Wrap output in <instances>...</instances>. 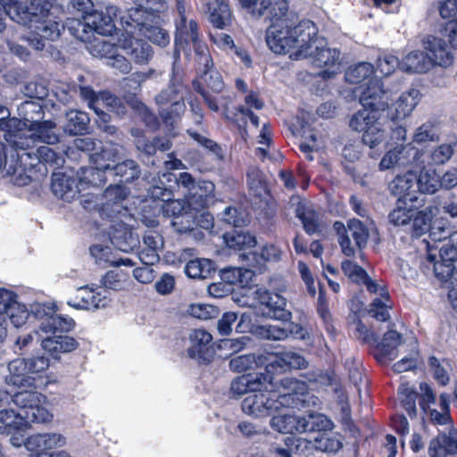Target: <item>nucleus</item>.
Masks as SVG:
<instances>
[{
	"label": "nucleus",
	"instance_id": "obj_1",
	"mask_svg": "<svg viewBox=\"0 0 457 457\" xmlns=\"http://www.w3.org/2000/svg\"><path fill=\"white\" fill-rule=\"evenodd\" d=\"M267 12L271 25L266 32V42L270 49L276 54H290L304 47L311 36L316 33V28L311 21H303L296 25L297 17L288 12L287 0L270 1L263 15Z\"/></svg>",
	"mask_w": 457,
	"mask_h": 457
},
{
	"label": "nucleus",
	"instance_id": "obj_2",
	"mask_svg": "<svg viewBox=\"0 0 457 457\" xmlns=\"http://www.w3.org/2000/svg\"><path fill=\"white\" fill-rule=\"evenodd\" d=\"M391 94L383 90L378 79L370 82L361 95L359 110L350 120V127L356 131H362V142L370 148H374L386 138L384 112L388 107Z\"/></svg>",
	"mask_w": 457,
	"mask_h": 457
},
{
	"label": "nucleus",
	"instance_id": "obj_3",
	"mask_svg": "<svg viewBox=\"0 0 457 457\" xmlns=\"http://www.w3.org/2000/svg\"><path fill=\"white\" fill-rule=\"evenodd\" d=\"M308 386L293 378L281 379L277 391L263 390L248 395L242 402V411L254 418H264L282 408H300L305 402Z\"/></svg>",
	"mask_w": 457,
	"mask_h": 457
},
{
	"label": "nucleus",
	"instance_id": "obj_4",
	"mask_svg": "<svg viewBox=\"0 0 457 457\" xmlns=\"http://www.w3.org/2000/svg\"><path fill=\"white\" fill-rule=\"evenodd\" d=\"M25 124L15 118L1 124V130L4 132V139L10 146V156L15 160V165L10 164L6 174L15 175L30 170L40 162L38 148L34 150L33 138L22 134Z\"/></svg>",
	"mask_w": 457,
	"mask_h": 457
},
{
	"label": "nucleus",
	"instance_id": "obj_5",
	"mask_svg": "<svg viewBox=\"0 0 457 457\" xmlns=\"http://www.w3.org/2000/svg\"><path fill=\"white\" fill-rule=\"evenodd\" d=\"M341 52L336 47L328 46V42L320 37L311 36L303 48L291 54L295 60L309 58L312 64L322 69L319 76L324 79H330L341 72Z\"/></svg>",
	"mask_w": 457,
	"mask_h": 457
},
{
	"label": "nucleus",
	"instance_id": "obj_6",
	"mask_svg": "<svg viewBox=\"0 0 457 457\" xmlns=\"http://www.w3.org/2000/svg\"><path fill=\"white\" fill-rule=\"evenodd\" d=\"M341 268L345 276L352 281L366 286L368 291L376 294L378 296L372 300L369 308V314L379 321H386L389 319V294L386 288L372 280L361 267L346 260L342 262Z\"/></svg>",
	"mask_w": 457,
	"mask_h": 457
},
{
	"label": "nucleus",
	"instance_id": "obj_7",
	"mask_svg": "<svg viewBox=\"0 0 457 457\" xmlns=\"http://www.w3.org/2000/svg\"><path fill=\"white\" fill-rule=\"evenodd\" d=\"M179 18L176 21L175 45L177 51H186L190 46H193L196 55L197 63L209 65L210 54L207 47L202 43L199 37L196 22L188 17L187 8L183 0H176Z\"/></svg>",
	"mask_w": 457,
	"mask_h": 457
},
{
	"label": "nucleus",
	"instance_id": "obj_8",
	"mask_svg": "<svg viewBox=\"0 0 457 457\" xmlns=\"http://www.w3.org/2000/svg\"><path fill=\"white\" fill-rule=\"evenodd\" d=\"M79 27L81 29V34H77L76 37L87 43V50L89 54L97 58L104 59L106 65L117 70L122 74H128L132 70V65L127 58L119 53V42L112 43L110 40H105L101 37H94L89 40L90 36L86 31L87 24L79 22Z\"/></svg>",
	"mask_w": 457,
	"mask_h": 457
},
{
	"label": "nucleus",
	"instance_id": "obj_9",
	"mask_svg": "<svg viewBox=\"0 0 457 457\" xmlns=\"http://www.w3.org/2000/svg\"><path fill=\"white\" fill-rule=\"evenodd\" d=\"M440 260H436V254L428 250V261L433 264L436 277L449 288L448 297L453 307L457 310V250L448 248L446 245L440 247Z\"/></svg>",
	"mask_w": 457,
	"mask_h": 457
},
{
	"label": "nucleus",
	"instance_id": "obj_10",
	"mask_svg": "<svg viewBox=\"0 0 457 457\" xmlns=\"http://www.w3.org/2000/svg\"><path fill=\"white\" fill-rule=\"evenodd\" d=\"M46 396L32 386L12 394V403L23 409L24 416L29 420L37 423H47L53 420V414L44 406Z\"/></svg>",
	"mask_w": 457,
	"mask_h": 457
},
{
	"label": "nucleus",
	"instance_id": "obj_11",
	"mask_svg": "<svg viewBox=\"0 0 457 457\" xmlns=\"http://www.w3.org/2000/svg\"><path fill=\"white\" fill-rule=\"evenodd\" d=\"M420 406L429 420L436 425H447L452 423L450 416V395L441 394L439 396V411L436 408L437 402L435 392L427 383L420 385Z\"/></svg>",
	"mask_w": 457,
	"mask_h": 457
},
{
	"label": "nucleus",
	"instance_id": "obj_12",
	"mask_svg": "<svg viewBox=\"0 0 457 457\" xmlns=\"http://www.w3.org/2000/svg\"><path fill=\"white\" fill-rule=\"evenodd\" d=\"M422 155V152L412 143L397 144L384 154L378 167L380 170L406 167L411 164L418 167L424 164V161L420 160Z\"/></svg>",
	"mask_w": 457,
	"mask_h": 457
},
{
	"label": "nucleus",
	"instance_id": "obj_13",
	"mask_svg": "<svg viewBox=\"0 0 457 457\" xmlns=\"http://www.w3.org/2000/svg\"><path fill=\"white\" fill-rule=\"evenodd\" d=\"M34 30L26 37L28 44L37 51H41L46 46V41H54L60 36V24L46 17L34 18L28 23H22Z\"/></svg>",
	"mask_w": 457,
	"mask_h": 457
},
{
	"label": "nucleus",
	"instance_id": "obj_14",
	"mask_svg": "<svg viewBox=\"0 0 457 457\" xmlns=\"http://www.w3.org/2000/svg\"><path fill=\"white\" fill-rule=\"evenodd\" d=\"M109 301L106 289L86 285L76 289L74 296L67 301V304L77 310L92 311L106 307Z\"/></svg>",
	"mask_w": 457,
	"mask_h": 457
},
{
	"label": "nucleus",
	"instance_id": "obj_15",
	"mask_svg": "<svg viewBox=\"0 0 457 457\" xmlns=\"http://www.w3.org/2000/svg\"><path fill=\"white\" fill-rule=\"evenodd\" d=\"M46 10V7L40 6L37 0L31 2V7L24 6V9L21 8V4H19V2L3 4L0 0V33L6 28L5 16L17 23H28L33 21L35 15L45 13Z\"/></svg>",
	"mask_w": 457,
	"mask_h": 457
},
{
	"label": "nucleus",
	"instance_id": "obj_16",
	"mask_svg": "<svg viewBox=\"0 0 457 457\" xmlns=\"http://www.w3.org/2000/svg\"><path fill=\"white\" fill-rule=\"evenodd\" d=\"M121 34L118 38L119 47L127 55V60L138 65L146 64L154 55L152 46L143 39L137 38L131 33Z\"/></svg>",
	"mask_w": 457,
	"mask_h": 457
},
{
	"label": "nucleus",
	"instance_id": "obj_17",
	"mask_svg": "<svg viewBox=\"0 0 457 457\" xmlns=\"http://www.w3.org/2000/svg\"><path fill=\"white\" fill-rule=\"evenodd\" d=\"M273 378V375L263 372L244 374L231 381L230 392L234 396L240 397L248 393L268 390Z\"/></svg>",
	"mask_w": 457,
	"mask_h": 457
},
{
	"label": "nucleus",
	"instance_id": "obj_18",
	"mask_svg": "<svg viewBox=\"0 0 457 457\" xmlns=\"http://www.w3.org/2000/svg\"><path fill=\"white\" fill-rule=\"evenodd\" d=\"M368 238V228L361 220L353 219L347 223V233L341 235L338 242L344 254L352 256L356 247L361 249L367 245Z\"/></svg>",
	"mask_w": 457,
	"mask_h": 457
},
{
	"label": "nucleus",
	"instance_id": "obj_19",
	"mask_svg": "<svg viewBox=\"0 0 457 457\" xmlns=\"http://www.w3.org/2000/svg\"><path fill=\"white\" fill-rule=\"evenodd\" d=\"M424 199L419 196L397 198L388 214L389 222L395 227H404L411 223L416 211L424 205Z\"/></svg>",
	"mask_w": 457,
	"mask_h": 457
},
{
	"label": "nucleus",
	"instance_id": "obj_20",
	"mask_svg": "<svg viewBox=\"0 0 457 457\" xmlns=\"http://www.w3.org/2000/svg\"><path fill=\"white\" fill-rule=\"evenodd\" d=\"M254 298L265 307V315L278 320H288L292 314L287 309V300L279 294H271L264 288L254 291Z\"/></svg>",
	"mask_w": 457,
	"mask_h": 457
},
{
	"label": "nucleus",
	"instance_id": "obj_21",
	"mask_svg": "<svg viewBox=\"0 0 457 457\" xmlns=\"http://www.w3.org/2000/svg\"><path fill=\"white\" fill-rule=\"evenodd\" d=\"M268 374L281 373L289 370H302L308 366L305 358L297 352L285 351L267 353Z\"/></svg>",
	"mask_w": 457,
	"mask_h": 457
},
{
	"label": "nucleus",
	"instance_id": "obj_22",
	"mask_svg": "<svg viewBox=\"0 0 457 457\" xmlns=\"http://www.w3.org/2000/svg\"><path fill=\"white\" fill-rule=\"evenodd\" d=\"M187 354L200 362H207L212 355V336L204 329H195L189 335Z\"/></svg>",
	"mask_w": 457,
	"mask_h": 457
},
{
	"label": "nucleus",
	"instance_id": "obj_23",
	"mask_svg": "<svg viewBox=\"0 0 457 457\" xmlns=\"http://www.w3.org/2000/svg\"><path fill=\"white\" fill-rule=\"evenodd\" d=\"M118 6L109 4L101 12H93L88 18L87 25L99 35L110 36L115 29V20L120 14Z\"/></svg>",
	"mask_w": 457,
	"mask_h": 457
},
{
	"label": "nucleus",
	"instance_id": "obj_24",
	"mask_svg": "<svg viewBox=\"0 0 457 457\" xmlns=\"http://www.w3.org/2000/svg\"><path fill=\"white\" fill-rule=\"evenodd\" d=\"M67 440L59 433H44L29 436L26 441V447L29 451L39 452L38 457H46L48 451L62 447Z\"/></svg>",
	"mask_w": 457,
	"mask_h": 457
},
{
	"label": "nucleus",
	"instance_id": "obj_25",
	"mask_svg": "<svg viewBox=\"0 0 457 457\" xmlns=\"http://www.w3.org/2000/svg\"><path fill=\"white\" fill-rule=\"evenodd\" d=\"M424 48L426 57L430 61V67L451 64L453 57L444 39L435 36H428L424 40Z\"/></svg>",
	"mask_w": 457,
	"mask_h": 457
},
{
	"label": "nucleus",
	"instance_id": "obj_26",
	"mask_svg": "<svg viewBox=\"0 0 457 457\" xmlns=\"http://www.w3.org/2000/svg\"><path fill=\"white\" fill-rule=\"evenodd\" d=\"M440 16L446 22L442 33L448 37L453 47L457 48V0H443L438 4Z\"/></svg>",
	"mask_w": 457,
	"mask_h": 457
},
{
	"label": "nucleus",
	"instance_id": "obj_27",
	"mask_svg": "<svg viewBox=\"0 0 457 457\" xmlns=\"http://www.w3.org/2000/svg\"><path fill=\"white\" fill-rule=\"evenodd\" d=\"M421 99V94L417 88H411L403 92L394 104V109L387 116L392 120H403L410 116Z\"/></svg>",
	"mask_w": 457,
	"mask_h": 457
},
{
	"label": "nucleus",
	"instance_id": "obj_28",
	"mask_svg": "<svg viewBox=\"0 0 457 457\" xmlns=\"http://www.w3.org/2000/svg\"><path fill=\"white\" fill-rule=\"evenodd\" d=\"M428 453L429 457H447L457 454V430L451 429L448 434L439 433L432 438Z\"/></svg>",
	"mask_w": 457,
	"mask_h": 457
},
{
	"label": "nucleus",
	"instance_id": "obj_29",
	"mask_svg": "<svg viewBox=\"0 0 457 457\" xmlns=\"http://www.w3.org/2000/svg\"><path fill=\"white\" fill-rule=\"evenodd\" d=\"M151 195L163 202L160 210L164 216L175 219L187 211V204H186L184 200L172 199L173 195L171 191L165 187L161 186L154 187L151 190Z\"/></svg>",
	"mask_w": 457,
	"mask_h": 457
},
{
	"label": "nucleus",
	"instance_id": "obj_30",
	"mask_svg": "<svg viewBox=\"0 0 457 457\" xmlns=\"http://www.w3.org/2000/svg\"><path fill=\"white\" fill-rule=\"evenodd\" d=\"M51 189L54 195L70 202L80 192L76 179L62 172H54L52 175Z\"/></svg>",
	"mask_w": 457,
	"mask_h": 457
},
{
	"label": "nucleus",
	"instance_id": "obj_31",
	"mask_svg": "<svg viewBox=\"0 0 457 457\" xmlns=\"http://www.w3.org/2000/svg\"><path fill=\"white\" fill-rule=\"evenodd\" d=\"M215 186L208 180L198 181L195 190L187 199L189 209L200 211L207 208L214 199Z\"/></svg>",
	"mask_w": 457,
	"mask_h": 457
},
{
	"label": "nucleus",
	"instance_id": "obj_32",
	"mask_svg": "<svg viewBox=\"0 0 457 457\" xmlns=\"http://www.w3.org/2000/svg\"><path fill=\"white\" fill-rule=\"evenodd\" d=\"M98 150L89 155L90 161L99 170H111L119 160L120 147L110 142L103 145L98 141Z\"/></svg>",
	"mask_w": 457,
	"mask_h": 457
},
{
	"label": "nucleus",
	"instance_id": "obj_33",
	"mask_svg": "<svg viewBox=\"0 0 457 457\" xmlns=\"http://www.w3.org/2000/svg\"><path fill=\"white\" fill-rule=\"evenodd\" d=\"M193 211L188 208V211L172 219L170 225L177 232L187 233L193 230L195 225H199L206 229L212 227V217L209 213H203L201 215L203 220H201L196 219Z\"/></svg>",
	"mask_w": 457,
	"mask_h": 457
},
{
	"label": "nucleus",
	"instance_id": "obj_34",
	"mask_svg": "<svg viewBox=\"0 0 457 457\" xmlns=\"http://www.w3.org/2000/svg\"><path fill=\"white\" fill-rule=\"evenodd\" d=\"M290 204L294 207L296 216L302 220L303 228L308 234H313L319 229L318 215L312 207L298 196L290 199Z\"/></svg>",
	"mask_w": 457,
	"mask_h": 457
},
{
	"label": "nucleus",
	"instance_id": "obj_35",
	"mask_svg": "<svg viewBox=\"0 0 457 457\" xmlns=\"http://www.w3.org/2000/svg\"><path fill=\"white\" fill-rule=\"evenodd\" d=\"M374 73V67L370 62H360L354 66H351L347 69L345 72V80L351 84H359L366 79H369L367 83L359 87L357 89L360 91V96L361 92L370 85V82L374 79H378L384 89V84L382 81L377 77L370 78V76Z\"/></svg>",
	"mask_w": 457,
	"mask_h": 457
},
{
	"label": "nucleus",
	"instance_id": "obj_36",
	"mask_svg": "<svg viewBox=\"0 0 457 457\" xmlns=\"http://www.w3.org/2000/svg\"><path fill=\"white\" fill-rule=\"evenodd\" d=\"M9 375L6 377L7 384L21 388L30 387L34 385V378L29 375L25 359H15L8 364Z\"/></svg>",
	"mask_w": 457,
	"mask_h": 457
},
{
	"label": "nucleus",
	"instance_id": "obj_37",
	"mask_svg": "<svg viewBox=\"0 0 457 457\" xmlns=\"http://www.w3.org/2000/svg\"><path fill=\"white\" fill-rule=\"evenodd\" d=\"M104 197L105 203L103 205V210L104 212L108 213L110 217L114 218L121 214V212H127L122 204V201L126 197L124 187L117 185L111 186L104 190Z\"/></svg>",
	"mask_w": 457,
	"mask_h": 457
},
{
	"label": "nucleus",
	"instance_id": "obj_38",
	"mask_svg": "<svg viewBox=\"0 0 457 457\" xmlns=\"http://www.w3.org/2000/svg\"><path fill=\"white\" fill-rule=\"evenodd\" d=\"M55 123L52 120L37 121L30 123V127L26 130V137H31L33 142L37 140L48 145H54L59 142V135L55 132Z\"/></svg>",
	"mask_w": 457,
	"mask_h": 457
},
{
	"label": "nucleus",
	"instance_id": "obj_39",
	"mask_svg": "<svg viewBox=\"0 0 457 457\" xmlns=\"http://www.w3.org/2000/svg\"><path fill=\"white\" fill-rule=\"evenodd\" d=\"M41 345L44 350L56 358L61 353L75 350L78 347V343L71 337L66 335H54L42 339Z\"/></svg>",
	"mask_w": 457,
	"mask_h": 457
},
{
	"label": "nucleus",
	"instance_id": "obj_40",
	"mask_svg": "<svg viewBox=\"0 0 457 457\" xmlns=\"http://www.w3.org/2000/svg\"><path fill=\"white\" fill-rule=\"evenodd\" d=\"M416 180L417 174L410 170L397 176L390 183V191L397 198L418 196Z\"/></svg>",
	"mask_w": 457,
	"mask_h": 457
},
{
	"label": "nucleus",
	"instance_id": "obj_41",
	"mask_svg": "<svg viewBox=\"0 0 457 457\" xmlns=\"http://www.w3.org/2000/svg\"><path fill=\"white\" fill-rule=\"evenodd\" d=\"M205 1L210 13L209 20L211 23L217 29H223L229 23L231 19V12L228 4L225 0Z\"/></svg>",
	"mask_w": 457,
	"mask_h": 457
},
{
	"label": "nucleus",
	"instance_id": "obj_42",
	"mask_svg": "<svg viewBox=\"0 0 457 457\" xmlns=\"http://www.w3.org/2000/svg\"><path fill=\"white\" fill-rule=\"evenodd\" d=\"M270 427L282 434L303 433V416L299 415H275L270 421Z\"/></svg>",
	"mask_w": 457,
	"mask_h": 457
},
{
	"label": "nucleus",
	"instance_id": "obj_43",
	"mask_svg": "<svg viewBox=\"0 0 457 457\" xmlns=\"http://www.w3.org/2000/svg\"><path fill=\"white\" fill-rule=\"evenodd\" d=\"M32 422L26 416L16 413L12 409H0V433L11 434L12 430H22Z\"/></svg>",
	"mask_w": 457,
	"mask_h": 457
},
{
	"label": "nucleus",
	"instance_id": "obj_44",
	"mask_svg": "<svg viewBox=\"0 0 457 457\" xmlns=\"http://www.w3.org/2000/svg\"><path fill=\"white\" fill-rule=\"evenodd\" d=\"M264 366L268 374L267 353L244 354L232 358L229 361V367L233 371L243 372L253 367Z\"/></svg>",
	"mask_w": 457,
	"mask_h": 457
},
{
	"label": "nucleus",
	"instance_id": "obj_45",
	"mask_svg": "<svg viewBox=\"0 0 457 457\" xmlns=\"http://www.w3.org/2000/svg\"><path fill=\"white\" fill-rule=\"evenodd\" d=\"M74 326V320L70 317H62L58 314L46 315L42 317L38 328L41 332L56 334L67 332Z\"/></svg>",
	"mask_w": 457,
	"mask_h": 457
},
{
	"label": "nucleus",
	"instance_id": "obj_46",
	"mask_svg": "<svg viewBox=\"0 0 457 457\" xmlns=\"http://www.w3.org/2000/svg\"><path fill=\"white\" fill-rule=\"evenodd\" d=\"M457 147V138L450 137L446 142L442 143L431 149L428 155V165H443L451 160Z\"/></svg>",
	"mask_w": 457,
	"mask_h": 457
},
{
	"label": "nucleus",
	"instance_id": "obj_47",
	"mask_svg": "<svg viewBox=\"0 0 457 457\" xmlns=\"http://www.w3.org/2000/svg\"><path fill=\"white\" fill-rule=\"evenodd\" d=\"M400 69L409 73H422L430 69V61L421 51H412L401 61Z\"/></svg>",
	"mask_w": 457,
	"mask_h": 457
},
{
	"label": "nucleus",
	"instance_id": "obj_48",
	"mask_svg": "<svg viewBox=\"0 0 457 457\" xmlns=\"http://www.w3.org/2000/svg\"><path fill=\"white\" fill-rule=\"evenodd\" d=\"M437 209L435 206H427L422 210L416 211L414 218H412V234L415 237H420L429 232L432 219L436 214Z\"/></svg>",
	"mask_w": 457,
	"mask_h": 457
},
{
	"label": "nucleus",
	"instance_id": "obj_49",
	"mask_svg": "<svg viewBox=\"0 0 457 457\" xmlns=\"http://www.w3.org/2000/svg\"><path fill=\"white\" fill-rule=\"evenodd\" d=\"M19 114L22 116V119L18 120L25 124L22 129V134L28 133L26 130L30 127V123H36L43 118V108L39 102L37 101H26L18 107Z\"/></svg>",
	"mask_w": 457,
	"mask_h": 457
},
{
	"label": "nucleus",
	"instance_id": "obj_50",
	"mask_svg": "<svg viewBox=\"0 0 457 457\" xmlns=\"http://www.w3.org/2000/svg\"><path fill=\"white\" fill-rule=\"evenodd\" d=\"M441 129L435 121L428 120L419 126L413 135L412 143L424 145L432 142H437L440 139Z\"/></svg>",
	"mask_w": 457,
	"mask_h": 457
},
{
	"label": "nucleus",
	"instance_id": "obj_51",
	"mask_svg": "<svg viewBox=\"0 0 457 457\" xmlns=\"http://www.w3.org/2000/svg\"><path fill=\"white\" fill-rule=\"evenodd\" d=\"M80 191L87 186L100 187L105 181L104 171L96 168V165L89 167H81L77 172L76 178Z\"/></svg>",
	"mask_w": 457,
	"mask_h": 457
},
{
	"label": "nucleus",
	"instance_id": "obj_52",
	"mask_svg": "<svg viewBox=\"0 0 457 457\" xmlns=\"http://www.w3.org/2000/svg\"><path fill=\"white\" fill-rule=\"evenodd\" d=\"M402 336L396 330L390 328L385 334L381 341L378 339L376 346L379 347L382 354L392 360L397 356V348L402 345Z\"/></svg>",
	"mask_w": 457,
	"mask_h": 457
},
{
	"label": "nucleus",
	"instance_id": "obj_53",
	"mask_svg": "<svg viewBox=\"0 0 457 457\" xmlns=\"http://www.w3.org/2000/svg\"><path fill=\"white\" fill-rule=\"evenodd\" d=\"M334 424L326 415L310 412L303 416V433L331 430Z\"/></svg>",
	"mask_w": 457,
	"mask_h": 457
},
{
	"label": "nucleus",
	"instance_id": "obj_54",
	"mask_svg": "<svg viewBox=\"0 0 457 457\" xmlns=\"http://www.w3.org/2000/svg\"><path fill=\"white\" fill-rule=\"evenodd\" d=\"M89 118L86 112L71 110L66 112L64 131L70 135H78L87 130Z\"/></svg>",
	"mask_w": 457,
	"mask_h": 457
},
{
	"label": "nucleus",
	"instance_id": "obj_55",
	"mask_svg": "<svg viewBox=\"0 0 457 457\" xmlns=\"http://www.w3.org/2000/svg\"><path fill=\"white\" fill-rule=\"evenodd\" d=\"M198 65L199 70L202 71L201 79L206 84V87L213 93H221L225 85L220 72L213 69L212 59L210 58L208 66H205L204 63Z\"/></svg>",
	"mask_w": 457,
	"mask_h": 457
},
{
	"label": "nucleus",
	"instance_id": "obj_56",
	"mask_svg": "<svg viewBox=\"0 0 457 457\" xmlns=\"http://www.w3.org/2000/svg\"><path fill=\"white\" fill-rule=\"evenodd\" d=\"M417 191L422 194H435L440 188L439 178L434 170H427L424 167L417 175Z\"/></svg>",
	"mask_w": 457,
	"mask_h": 457
},
{
	"label": "nucleus",
	"instance_id": "obj_57",
	"mask_svg": "<svg viewBox=\"0 0 457 457\" xmlns=\"http://www.w3.org/2000/svg\"><path fill=\"white\" fill-rule=\"evenodd\" d=\"M120 100L113 95L108 92H102L97 95L95 102H91L94 112L104 120L107 121L109 115L105 113L104 108L107 111L114 112L115 107L118 105Z\"/></svg>",
	"mask_w": 457,
	"mask_h": 457
},
{
	"label": "nucleus",
	"instance_id": "obj_58",
	"mask_svg": "<svg viewBox=\"0 0 457 457\" xmlns=\"http://www.w3.org/2000/svg\"><path fill=\"white\" fill-rule=\"evenodd\" d=\"M225 240L227 245L235 250H246L250 249L256 245L255 237L251 235L248 232L245 231H237L235 230L231 234H227L225 236Z\"/></svg>",
	"mask_w": 457,
	"mask_h": 457
},
{
	"label": "nucleus",
	"instance_id": "obj_59",
	"mask_svg": "<svg viewBox=\"0 0 457 457\" xmlns=\"http://www.w3.org/2000/svg\"><path fill=\"white\" fill-rule=\"evenodd\" d=\"M213 271L212 262L209 259H195L189 261L185 272L191 278H206Z\"/></svg>",
	"mask_w": 457,
	"mask_h": 457
},
{
	"label": "nucleus",
	"instance_id": "obj_60",
	"mask_svg": "<svg viewBox=\"0 0 457 457\" xmlns=\"http://www.w3.org/2000/svg\"><path fill=\"white\" fill-rule=\"evenodd\" d=\"M111 170L114 175L120 177L124 182H131L140 175L139 166L133 160L116 163Z\"/></svg>",
	"mask_w": 457,
	"mask_h": 457
},
{
	"label": "nucleus",
	"instance_id": "obj_61",
	"mask_svg": "<svg viewBox=\"0 0 457 457\" xmlns=\"http://www.w3.org/2000/svg\"><path fill=\"white\" fill-rule=\"evenodd\" d=\"M428 364L434 378L442 386L447 385L450 381L448 373L450 367L449 361L445 359H438L435 356H431L428 359Z\"/></svg>",
	"mask_w": 457,
	"mask_h": 457
},
{
	"label": "nucleus",
	"instance_id": "obj_62",
	"mask_svg": "<svg viewBox=\"0 0 457 457\" xmlns=\"http://www.w3.org/2000/svg\"><path fill=\"white\" fill-rule=\"evenodd\" d=\"M112 245L121 252L129 253L136 246L137 240L132 237V233L127 228L115 229L112 233Z\"/></svg>",
	"mask_w": 457,
	"mask_h": 457
},
{
	"label": "nucleus",
	"instance_id": "obj_63",
	"mask_svg": "<svg viewBox=\"0 0 457 457\" xmlns=\"http://www.w3.org/2000/svg\"><path fill=\"white\" fill-rule=\"evenodd\" d=\"M171 100H174L173 104L170 105V110L162 109L160 111V114L166 124L172 125L173 121L179 118L181 114L186 110V105L184 103V96H173Z\"/></svg>",
	"mask_w": 457,
	"mask_h": 457
},
{
	"label": "nucleus",
	"instance_id": "obj_64",
	"mask_svg": "<svg viewBox=\"0 0 457 457\" xmlns=\"http://www.w3.org/2000/svg\"><path fill=\"white\" fill-rule=\"evenodd\" d=\"M37 156H39L40 162L49 165L54 169L60 168L64 163L63 154L56 153L49 146H39Z\"/></svg>",
	"mask_w": 457,
	"mask_h": 457
}]
</instances>
